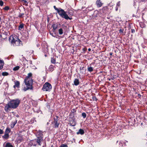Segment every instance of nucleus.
<instances>
[{"label":"nucleus","instance_id":"f257e3e1","mask_svg":"<svg viewBox=\"0 0 147 147\" xmlns=\"http://www.w3.org/2000/svg\"><path fill=\"white\" fill-rule=\"evenodd\" d=\"M20 101L18 99L13 100L6 104L5 107V110L6 111H8L9 108L16 109L18 106Z\"/></svg>","mask_w":147,"mask_h":147},{"label":"nucleus","instance_id":"f03ea898","mask_svg":"<svg viewBox=\"0 0 147 147\" xmlns=\"http://www.w3.org/2000/svg\"><path fill=\"white\" fill-rule=\"evenodd\" d=\"M32 74L30 73L28 74V76L24 80V82L26 86V87H25L24 89V91H26L28 89H32L33 81L32 79L30 78L32 76Z\"/></svg>","mask_w":147,"mask_h":147},{"label":"nucleus","instance_id":"7ed1b4c3","mask_svg":"<svg viewBox=\"0 0 147 147\" xmlns=\"http://www.w3.org/2000/svg\"><path fill=\"white\" fill-rule=\"evenodd\" d=\"M54 8L55 9L57 10L61 16L63 18H64L66 20H71L72 18H69L66 14V12L63 9L60 8L58 9L55 6H54Z\"/></svg>","mask_w":147,"mask_h":147},{"label":"nucleus","instance_id":"20e7f679","mask_svg":"<svg viewBox=\"0 0 147 147\" xmlns=\"http://www.w3.org/2000/svg\"><path fill=\"white\" fill-rule=\"evenodd\" d=\"M52 88L51 85L48 82L46 83L43 85L42 89L44 91H49Z\"/></svg>","mask_w":147,"mask_h":147},{"label":"nucleus","instance_id":"39448f33","mask_svg":"<svg viewBox=\"0 0 147 147\" xmlns=\"http://www.w3.org/2000/svg\"><path fill=\"white\" fill-rule=\"evenodd\" d=\"M109 9V8L107 6H105L100 9V11L101 13L105 14L108 13Z\"/></svg>","mask_w":147,"mask_h":147},{"label":"nucleus","instance_id":"423d86ee","mask_svg":"<svg viewBox=\"0 0 147 147\" xmlns=\"http://www.w3.org/2000/svg\"><path fill=\"white\" fill-rule=\"evenodd\" d=\"M94 62H92V65L95 66L99 67L100 65V61L97 59L95 60H94Z\"/></svg>","mask_w":147,"mask_h":147},{"label":"nucleus","instance_id":"0eeeda50","mask_svg":"<svg viewBox=\"0 0 147 147\" xmlns=\"http://www.w3.org/2000/svg\"><path fill=\"white\" fill-rule=\"evenodd\" d=\"M96 4L98 7H100L102 6L103 3L100 0H97Z\"/></svg>","mask_w":147,"mask_h":147},{"label":"nucleus","instance_id":"6e6552de","mask_svg":"<svg viewBox=\"0 0 147 147\" xmlns=\"http://www.w3.org/2000/svg\"><path fill=\"white\" fill-rule=\"evenodd\" d=\"M42 137H37V139H35V140L39 145H40V143L42 141Z\"/></svg>","mask_w":147,"mask_h":147},{"label":"nucleus","instance_id":"1a4fd4ad","mask_svg":"<svg viewBox=\"0 0 147 147\" xmlns=\"http://www.w3.org/2000/svg\"><path fill=\"white\" fill-rule=\"evenodd\" d=\"M96 93V95L95 94L92 93V100L94 101H97L98 100V99L96 97V96H98L99 95L98 93L97 92Z\"/></svg>","mask_w":147,"mask_h":147},{"label":"nucleus","instance_id":"9d476101","mask_svg":"<svg viewBox=\"0 0 147 147\" xmlns=\"http://www.w3.org/2000/svg\"><path fill=\"white\" fill-rule=\"evenodd\" d=\"M52 27L53 28V32H55V30L58 28V24H54L52 25Z\"/></svg>","mask_w":147,"mask_h":147},{"label":"nucleus","instance_id":"9b49d317","mask_svg":"<svg viewBox=\"0 0 147 147\" xmlns=\"http://www.w3.org/2000/svg\"><path fill=\"white\" fill-rule=\"evenodd\" d=\"M42 131H39L37 132L36 134V136L37 137H42Z\"/></svg>","mask_w":147,"mask_h":147},{"label":"nucleus","instance_id":"f8f14e48","mask_svg":"<svg viewBox=\"0 0 147 147\" xmlns=\"http://www.w3.org/2000/svg\"><path fill=\"white\" fill-rule=\"evenodd\" d=\"M15 38H16V44L17 45H19V44H21L20 42H22L17 37H15Z\"/></svg>","mask_w":147,"mask_h":147},{"label":"nucleus","instance_id":"ddd939ff","mask_svg":"<svg viewBox=\"0 0 147 147\" xmlns=\"http://www.w3.org/2000/svg\"><path fill=\"white\" fill-rule=\"evenodd\" d=\"M55 67L52 65H51L49 68V71H52L54 70V68Z\"/></svg>","mask_w":147,"mask_h":147},{"label":"nucleus","instance_id":"4468645a","mask_svg":"<svg viewBox=\"0 0 147 147\" xmlns=\"http://www.w3.org/2000/svg\"><path fill=\"white\" fill-rule=\"evenodd\" d=\"M74 84L76 86L78 85L79 84V80L77 79H75L74 81Z\"/></svg>","mask_w":147,"mask_h":147},{"label":"nucleus","instance_id":"2eb2a0df","mask_svg":"<svg viewBox=\"0 0 147 147\" xmlns=\"http://www.w3.org/2000/svg\"><path fill=\"white\" fill-rule=\"evenodd\" d=\"M84 133V131L82 129H80L78 131V132H77V134H80L81 135H82V134H83Z\"/></svg>","mask_w":147,"mask_h":147},{"label":"nucleus","instance_id":"dca6fc26","mask_svg":"<svg viewBox=\"0 0 147 147\" xmlns=\"http://www.w3.org/2000/svg\"><path fill=\"white\" fill-rule=\"evenodd\" d=\"M9 137L8 134L5 132V135L3 136V138L5 139H7Z\"/></svg>","mask_w":147,"mask_h":147},{"label":"nucleus","instance_id":"f3484780","mask_svg":"<svg viewBox=\"0 0 147 147\" xmlns=\"http://www.w3.org/2000/svg\"><path fill=\"white\" fill-rule=\"evenodd\" d=\"M55 123V127H58L59 123H57V120L55 119V118H54V121Z\"/></svg>","mask_w":147,"mask_h":147},{"label":"nucleus","instance_id":"a211bd4d","mask_svg":"<svg viewBox=\"0 0 147 147\" xmlns=\"http://www.w3.org/2000/svg\"><path fill=\"white\" fill-rule=\"evenodd\" d=\"M19 85H20L19 82L18 81H17L15 82V85L13 87L14 88H15V86L18 87H19Z\"/></svg>","mask_w":147,"mask_h":147},{"label":"nucleus","instance_id":"6ab92c4d","mask_svg":"<svg viewBox=\"0 0 147 147\" xmlns=\"http://www.w3.org/2000/svg\"><path fill=\"white\" fill-rule=\"evenodd\" d=\"M15 37H16L15 36L14 37H12L13 39L12 40L11 42V43H14L16 44V39Z\"/></svg>","mask_w":147,"mask_h":147},{"label":"nucleus","instance_id":"aec40b11","mask_svg":"<svg viewBox=\"0 0 147 147\" xmlns=\"http://www.w3.org/2000/svg\"><path fill=\"white\" fill-rule=\"evenodd\" d=\"M5 147H13L11 144L9 143H7L5 145Z\"/></svg>","mask_w":147,"mask_h":147},{"label":"nucleus","instance_id":"412c9836","mask_svg":"<svg viewBox=\"0 0 147 147\" xmlns=\"http://www.w3.org/2000/svg\"><path fill=\"white\" fill-rule=\"evenodd\" d=\"M59 34L60 35L62 34L63 33V30L62 28H60L59 30Z\"/></svg>","mask_w":147,"mask_h":147},{"label":"nucleus","instance_id":"4be33fe9","mask_svg":"<svg viewBox=\"0 0 147 147\" xmlns=\"http://www.w3.org/2000/svg\"><path fill=\"white\" fill-rule=\"evenodd\" d=\"M51 62L52 63L55 64L56 63V60L54 58H51Z\"/></svg>","mask_w":147,"mask_h":147},{"label":"nucleus","instance_id":"5701e85b","mask_svg":"<svg viewBox=\"0 0 147 147\" xmlns=\"http://www.w3.org/2000/svg\"><path fill=\"white\" fill-rule=\"evenodd\" d=\"M11 131L10 129L9 128H7L5 130V133L8 134Z\"/></svg>","mask_w":147,"mask_h":147},{"label":"nucleus","instance_id":"b1692460","mask_svg":"<svg viewBox=\"0 0 147 147\" xmlns=\"http://www.w3.org/2000/svg\"><path fill=\"white\" fill-rule=\"evenodd\" d=\"M19 68H20V67L19 66H17L16 67H14L13 68V70L14 71H17V70H18L19 69Z\"/></svg>","mask_w":147,"mask_h":147},{"label":"nucleus","instance_id":"393cba45","mask_svg":"<svg viewBox=\"0 0 147 147\" xmlns=\"http://www.w3.org/2000/svg\"><path fill=\"white\" fill-rule=\"evenodd\" d=\"M24 28V25L23 24H21L19 26V29L21 30V29Z\"/></svg>","mask_w":147,"mask_h":147},{"label":"nucleus","instance_id":"a878e982","mask_svg":"<svg viewBox=\"0 0 147 147\" xmlns=\"http://www.w3.org/2000/svg\"><path fill=\"white\" fill-rule=\"evenodd\" d=\"M2 74L3 76H7L9 74L7 72H3Z\"/></svg>","mask_w":147,"mask_h":147},{"label":"nucleus","instance_id":"bb28decb","mask_svg":"<svg viewBox=\"0 0 147 147\" xmlns=\"http://www.w3.org/2000/svg\"><path fill=\"white\" fill-rule=\"evenodd\" d=\"M82 115L84 118H85L86 117V114L85 113H83L82 114Z\"/></svg>","mask_w":147,"mask_h":147},{"label":"nucleus","instance_id":"cd10ccee","mask_svg":"<svg viewBox=\"0 0 147 147\" xmlns=\"http://www.w3.org/2000/svg\"><path fill=\"white\" fill-rule=\"evenodd\" d=\"M95 105L93 107H94V109H96V108H97V103L95 102L94 104Z\"/></svg>","mask_w":147,"mask_h":147},{"label":"nucleus","instance_id":"c85d7f7f","mask_svg":"<svg viewBox=\"0 0 147 147\" xmlns=\"http://www.w3.org/2000/svg\"><path fill=\"white\" fill-rule=\"evenodd\" d=\"M9 9V7L8 6H5V8H4V9L6 10H7Z\"/></svg>","mask_w":147,"mask_h":147},{"label":"nucleus","instance_id":"c756f323","mask_svg":"<svg viewBox=\"0 0 147 147\" xmlns=\"http://www.w3.org/2000/svg\"><path fill=\"white\" fill-rule=\"evenodd\" d=\"M147 1V0H139V1L140 2H144L145 3V2Z\"/></svg>","mask_w":147,"mask_h":147},{"label":"nucleus","instance_id":"7c9ffc66","mask_svg":"<svg viewBox=\"0 0 147 147\" xmlns=\"http://www.w3.org/2000/svg\"><path fill=\"white\" fill-rule=\"evenodd\" d=\"M16 124V123H13V124H11V128H13L15 124Z\"/></svg>","mask_w":147,"mask_h":147},{"label":"nucleus","instance_id":"2f4dec72","mask_svg":"<svg viewBox=\"0 0 147 147\" xmlns=\"http://www.w3.org/2000/svg\"><path fill=\"white\" fill-rule=\"evenodd\" d=\"M3 2L2 0H0V5L2 6L3 5Z\"/></svg>","mask_w":147,"mask_h":147},{"label":"nucleus","instance_id":"473e14b6","mask_svg":"<svg viewBox=\"0 0 147 147\" xmlns=\"http://www.w3.org/2000/svg\"><path fill=\"white\" fill-rule=\"evenodd\" d=\"M123 30H124V29H120L119 30V32L120 33H122L123 32Z\"/></svg>","mask_w":147,"mask_h":147},{"label":"nucleus","instance_id":"72a5a7b5","mask_svg":"<svg viewBox=\"0 0 147 147\" xmlns=\"http://www.w3.org/2000/svg\"><path fill=\"white\" fill-rule=\"evenodd\" d=\"M88 70L89 71L91 72V71H92V67H88Z\"/></svg>","mask_w":147,"mask_h":147},{"label":"nucleus","instance_id":"f704fd0d","mask_svg":"<svg viewBox=\"0 0 147 147\" xmlns=\"http://www.w3.org/2000/svg\"><path fill=\"white\" fill-rule=\"evenodd\" d=\"M60 147H67V145L65 144H62L61 145Z\"/></svg>","mask_w":147,"mask_h":147},{"label":"nucleus","instance_id":"c9c22d12","mask_svg":"<svg viewBox=\"0 0 147 147\" xmlns=\"http://www.w3.org/2000/svg\"><path fill=\"white\" fill-rule=\"evenodd\" d=\"M3 64H1L0 65V69H2L3 68Z\"/></svg>","mask_w":147,"mask_h":147},{"label":"nucleus","instance_id":"e433bc0d","mask_svg":"<svg viewBox=\"0 0 147 147\" xmlns=\"http://www.w3.org/2000/svg\"><path fill=\"white\" fill-rule=\"evenodd\" d=\"M131 32L132 33H134L135 32V30L134 29H131Z\"/></svg>","mask_w":147,"mask_h":147},{"label":"nucleus","instance_id":"4c0bfd02","mask_svg":"<svg viewBox=\"0 0 147 147\" xmlns=\"http://www.w3.org/2000/svg\"><path fill=\"white\" fill-rule=\"evenodd\" d=\"M117 6H118V7H119L120 6V2H118L117 4Z\"/></svg>","mask_w":147,"mask_h":147},{"label":"nucleus","instance_id":"58836bf2","mask_svg":"<svg viewBox=\"0 0 147 147\" xmlns=\"http://www.w3.org/2000/svg\"><path fill=\"white\" fill-rule=\"evenodd\" d=\"M119 7L118 6H116L115 7V10L116 11H117L118 10V8Z\"/></svg>","mask_w":147,"mask_h":147},{"label":"nucleus","instance_id":"ea45409f","mask_svg":"<svg viewBox=\"0 0 147 147\" xmlns=\"http://www.w3.org/2000/svg\"><path fill=\"white\" fill-rule=\"evenodd\" d=\"M3 63V64H4V62L3 60H1L0 59V63H1V64H2V63Z\"/></svg>","mask_w":147,"mask_h":147},{"label":"nucleus","instance_id":"a19ab883","mask_svg":"<svg viewBox=\"0 0 147 147\" xmlns=\"http://www.w3.org/2000/svg\"><path fill=\"white\" fill-rule=\"evenodd\" d=\"M3 130L0 129V134H3Z\"/></svg>","mask_w":147,"mask_h":147},{"label":"nucleus","instance_id":"79ce46f5","mask_svg":"<svg viewBox=\"0 0 147 147\" xmlns=\"http://www.w3.org/2000/svg\"><path fill=\"white\" fill-rule=\"evenodd\" d=\"M138 97L139 98H140L141 97V96L140 95V94H138Z\"/></svg>","mask_w":147,"mask_h":147},{"label":"nucleus","instance_id":"37998d69","mask_svg":"<svg viewBox=\"0 0 147 147\" xmlns=\"http://www.w3.org/2000/svg\"><path fill=\"white\" fill-rule=\"evenodd\" d=\"M24 15V13H22V14H20V15L19 16V17H22V16L23 15Z\"/></svg>","mask_w":147,"mask_h":147},{"label":"nucleus","instance_id":"c03bdc74","mask_svg":"<svg viewBox=\"0 0 147 147\" xmlns=\"http://www.w3.org/2000/svg\"><path fill=\"white\" fill-rule=\"evenodd\" d=\"M50 34L51 35L53 36H55L54 35H53V33H51L50 32Z\"/></svg>","mask_w":147,"mask_h":147},{"label":"nucleus","instance_id":"a18cd8bd","mask_svg":"<svg viewBox=\"0 0 147 147\" xmlns=\"http://www.w3.org/2000/svg\"><path fill=\"white\" fill-rule=\"evenodd\" d=\"M24 3H27V1H26V0H25V1H24Z\"/></svg>","mask_w":147,"mask_h":147},{"label":"nucleus","instance_id":"49530a36","mask_svg":"<svg viewBox=\"0 0 147 147\" xmlns=\"http://www.w3.org/2000/svg\"><path fill=\"white\" fill-rule=\"evenodd\" d=\"M109 54L110 55H112V54H113V53H110Z\"/></svg>","mask_w":147,"mask_h":147},{"label":"nucleus","instance_id":"de8ad7c7","mask_svg":"<svg viewBox=\"0 0 147 147\" xmlns=\"http://www.w3.org/2000/svg\"><path fill=\"white\" fill-rule=\"evenodd\" d=\"M47 21L48 22H49V18H48L47 19Z\"/></svg>","mask_w":147,"mask_h":147},{"label":"nucleus","instance_id":"09e8293b","mask_svg":"<svg viewBox=\"0 0 147 147\" xmlns=\"http://www.w3.org/2000/svg\"><path fill=\"white\" fill-rule=\"evenodd\" d=\"M91 49H90V48H89V49H88V51H91Z\"/></svg>","mask_w":147,"mask_h":147},{"label":"nucleus","instance_id":"8fccbe9b","mask_svg":"<svg viewBox=\"0 0 147 147\" xmlns=\"http://www.w3.org/2000/svg\"><path fill=\"white\" fill-rule=\"evenodd\" d=\"M17 121L16 120V121H15L14 123H17Z\"/></svg>","mask_w":147,"mask_h":147},{"label":"nucleus","instance_id":"3c124183","mask_svg":"<svg viewBox=\"0 0 147 147\" xmlns=\"http://www.w3.org/2000/svg\"><path fill=\"white\" fill-rule=\"evenodd\" d=\"M2 36H1V34H0V38Z\"/></svg>","mask_w":147,"mask_h":147},{"label":"nucleus","instance_id":"603ef678","mask_svg":"<svg viewBox=\"0 0 147 147\" xmlns=\"http://www.w3.org/2000/svg\"><path fill=\"white\" fill-rule=\"evenodd\" d=\"M94 90L95 91V92H96V90H95V88H94Z\"/></svg>","mask_w":147,"mask_h":147},{"label":"nucleus","instance_id":"864d4df0","mask_svg":"<svg viewBox=\"0 0 147 147\" xmlns=\"http://www.w3.org/2000/svg\"><path fill=\"white\" fill-rule=\"evenodd\" d=\"M146 136H147V132L146 133Z\"/></svg>","mask_w":147,"mask_h":147},{"label":"nucleus","instance_id":"5fc2aeb1","mask_svg":"<svg viewBox=\"0 0 147 147\" xmlns=\"http://www.w3.org/2000/svg\"><path fill=\"white\" fill-rule=\"evenodd\" d=\"M56 117L57 118V116H56Z\"/></svg>","mask_w":147,"mask_h":147}]
</instances>
